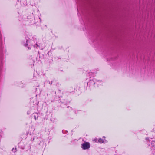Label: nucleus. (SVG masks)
Listing matches in <instances>:
<instances>
[{"label":"nucleus","mask_w":155,"mask_h":155,"mask_svg":"<svg viewBox=\"0 0 155 155\" xmlns=\"http://www.w3.org/2000/svg\"><path fill=\"white\" fill-rule=\"evenodd\" d=\"M94 140L95 141V142H97V139H95Z\"/></svg>","instance_id":"nucleus-4"},{"label":"nucleus","mask_w":155,"mask_h":155,"mask_svg":"<svg viewBox=\"0 0 155 155\" xmlns=\"http://www.w3.org/2000/svg\"><path fill=\"white\" fill-rule=\"evenodd\" d=\"M16 148L14 149V148H13L12 149V150L14 152H16Z\"/></svg>","instance_id":"nucleus-3"},{"label":"nucleus","mask_w":155,"mask_h":155,"mask_svg":"<svg viewBox=\"0 0 155 155\" xmlns=\"http://www.w3.org/2000/svg\"><path fill=\"white\" fill-rule=\"evenodd\" d=\"M98 142L100 143H102L104 142V141L102 139H100L99 140Z\"/></svg>","instance_id":"nucleus-2"},{"label":"nucleus","mask_w":155,"mask_h":155,"mask_svg":"<svg viewBox=\"0 0 155 155\" xmlns=\"http://www.w3.org/2000/svg\"><path fill=\"white\" fill-rule=\"evenodd\" d=\"M90 147V145L89 143L86 142L82 145L81 147L84 149H88Z\"/></svg>","instance_id":"nucleus-1"}]
</instances>
